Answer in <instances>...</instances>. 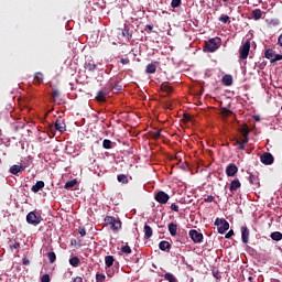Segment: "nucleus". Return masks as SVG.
<instances>
[{
    "label": "nucleus",
    "mask_w": 282,
    "mask_h": 282,
    "mask_svg": "<svg viewBox=\"0 0 282 282\" xmlns=\"http://www.w3.org/2000/svg\"><path fill=\"white\" fill-rule=\"evenodd\" d=\"M109 88L112 89V91H122V85L109 83Z\"/></svg>",
    "instance_id": "obj_31"
},
{
    "label": "nucleus",
    "mask_w": 282,
    "mask_h": 282,
    "mask_svg": "<svg viewBox=\"0 0 282 282\" xmlns=\"http://www.w3.org/2000/svg\"><path fill=\"white\" fill-rule=\"evenodd\" d=\"M120 63L121 65H129V58H121Z\"/></svg>",
    "instance_id": "obj_56"
},
{
    "label": "nucleus",
    "mask_w": 282,
    "mask_h": 282,
    "mask_svg": "<svg viewBox=\"0 0 282 282\" xmlns=\"http://www.w3.org/2000/svg\"><path fill=\"white\" fill-rule=\"evenodd\" d=\"M223 1H224V3L228 2V0H223Z\"/></svg>",
    "instance_id": "obj_63"
},
{
    "label": "nucleus",
    "mask_w": 282,
    "mask_h": 282,
    "mask_svg": "<svg viewBox=\"0 0 282 282\" xmlns=\"http://www.w3.org/2000/svg\"><path fill=\"white\" fill-rule=\"evenodd\" d=\"M166 109H173V107L171 106V104H166Z\"/></svg>",
    "instance_id": "obj_62"
},
{
    "label": "nucleus",
    "mask_w": 282,
    "mask_h": 282,
    "mask_svg": "<svg viewBox=\"0 0 282 282\" xmlns=\"http://www.w3.org/2000/svg\"><path fill=\"white\" fill-rule=\"evenodd\" d=\"M69 263L73 268H78V265H80V259L78 257H73L69 259Z\"/></svg>",
    "instance_id": "obj_28"
},
{
    "label": "nucleus",
    "mask_w": 282,
    "mask_h": 282,
    "mask_svg": "<svg viewBox=\"0 0 282 282\" xmlns=\"http://www.w3.org/2000/svg\"><path fill=\"white\" fill-rule=\"evenodd\" d=\"M204 47L206 52H209V53L217 52V50L221 47V37H212L205 41Z\"/></svg>",
    "instance_id": "obj_1"
},
{
    "label": "nucleus",
    "mask_w": 282,
    "mask_h": 282,
    "mask_svg": "<svg viewBox=\"0 0 282 282\" xmlns=\"http://www.w3.org/2000/svg\"><path fill=\"white\" fill-rule=\"evenodd\" d=\"M170 208L174 213H180V206H177V204H175V203H172Z\"/></svg>",
    "instance_id": "obj_49"
},
{
    "label": "nucleus",
    "mask_w": 282,
    "mask_h": 282,
    "mask_svg": "<svg viewBox=\"0 0 282 282\" xmlns=\"http://www.w3.org/2000/svg\"><path fill=\"white\" fill-rule=\"evenodd\" d=\"M239 188H241V182L239 178L232 180L229 185V191L231 193L229 197H232V195H235Z\"/></svg>",
    "instance_id": "obj_10"
},
{
    "label": "nucleus",
    "mask_w": 282,
    "mask_h": 282,
    "mask_svg": "<svg viewBox=\"0 0 282 282\" xmlns=\"http://www.w3.org/2000/svg\"><path fill=\"white\" fill-rule=\"evenodd\" d=\"M223 118H230V116H232V110L228 109V108H221L220 111Z\"/></svg>",
    "instance_id": "obj_29"
},
{
    "label": "nucleus",
    "mask_w": 282,
    "mask_h": 282,
    "mask_svg": "<svg viewBox=\"0 0 282 282\" xmlns=\"http://www.w3.org/2000/svg\"><path fill=\"white\" fill-rule=\"evenodd\" d=\"M77 232L80 235V237H85L87 235V229H85V227H79Z\"/></svg>",
    "instance_id": "obj_46"
},
{
    "label": "nucleus",
    "mask_w": 282,
    "mask_h": 282,
    "mask_svg": "<svg viewBox=\"0 0 282 282\" xmlns=\"http://www.w3.org/2000/svg\"><path fill=\"white\" fill-rule=\"evenodd\" d=\"M239 54V58H241V61H246V58H248V55L250 54V41H247L240 46Z\"/></svg>",
    "instance_id": "obj_6"
},
{
    "label": "nucleus",
    "mask_w": 282,
    "mask_h": 282,
    "mask_svg": "<svg viewBox=\"0 0 282 282\" xmlns=\"http://www.w3.org/2000/svg\"><path fill=\"white\" fill-rule=\"evenodd\" d=\"M241 239L242 243H248V241H250V229L246 226L241 227Z\"/></svg>",
    "instance_id": "obj_11"
},
{
    "label": "nucleus",
    "mask_w": 282,
    "mask_h": 282,
    "mask_svg": "<svg viewBox=\"0 0 282 282\" xmlns=\"http://www.w3.org/2000/svg\"><path fill=\"white\" fill-rule=\"evenodd\" d=\"M260 161H261L262 164H264L265 166H270V164H274V155H272V153H270V152H264V153L260 156Z\"/></svg>",
    "instance_id": "obj_7"
},
{
    "label": "nucleus",
    "mask_w": 282,
    "mask_h": 282,
    "mask_svg": "<svg viewBox=\"0 0 282 282\" xmlns=\"http://www.w3.org/2000/svg\"><path fill=\"white\" fill-rule=\"evenodd\" d=\"M118 182H120V184H129V178H127V175L124 174H119L117 176Z\"/></svg>",
    "instance_id": "obj_32"
},
{
    "label": "nucleus",
    "mask_w": 282,
    "mask_h": 282,
    "mask_svg": "<svg viewBox=\"0 0 282 282\" xmlns=\"http://www.w3.org/2000/svg\"><path fill=\"white\" fill-rule=\"evenodd\" d=\"M84 67L88 72H96L97 65L96 62H94V59H88L85 62Z\"/></svg>",
    "instance_id": "obj_14"
},
{
    "label": "nucleus",
    "mask_w": 282,
    "mask_h": 282,
    "mask_svg": "<svg viewBox=\"0 0 282 282\" xmlns=\"http://www.w3.org/2000/svg\"><path fill=\"white\" fill-rule=\"evenodd\" d=\"M106 224H109L111 226V230H120L122 228V221L120 219H117L116 217L112 216H107L105 218Z\"/></svg>",
    "instance_id": "obj_3"
},
{
    "label": "nucleus",
    "mask_w": 282,
    "mask_h": 282,
    "mask_svg": "<svg viewBox=\"0 0 282 282\" xmlns=\"http://www.w3.org/2000/svg\"><path fill=\"white\" fill-rule=\"evenodd\" d=\"M122 36L128 39V41H131L133 39V31H131L129 26H124L122 30Z\"/></svg>",
    "instance_id": "obj_18"
},
{
    "label": "nucleus",
    "mask_w": 282,
    "mask_h": 282,
    "mask_svg": "<svg viewBox=\"0 0 282 282\" xmlns=\"http://www.w3.org/2000/svg\"><path fill=\"white\" fill-rule=\"evenodd\" d=\"M184 120H185V122H188L189 120H191V116H184Z\"/></svg>",
    "instance_id": "obj_61"
},
{
    "label": "nucleus",
    "mask_w": 282,
    "mask_h": 282,
    "mask_svg": "<svg viewBox=\"0 0 282 282\" xmlns=\"http://www.w3.org/2000/svg\"><path fill=\"white\" fill-rule=\"evenodd\" d=\"M167 230L172 237H176L177 236V224L170 223L167 226Z\"/></svg>",
    "instance_id": "obj_17"
},
{
    "label": "nucleus",
    "mask_w": 282,
    "mask_h": 282,
    "mask_svg": "<svg viewBox=\"0 0 282 282\" xmlns=\"http://www.w3.org/2000/svg\"><path fill=\"white\" fill-rule=\"evenodd\" d=\"M9 248H10L11 250H19V248H21V242H18V241H10Z\"/></svg>",
    "instance_id": "obj_35"
},
{
    "label": "nucleus",
    "mask_w": 282,
    "mask_h": 282,
    "mask_svg": "<svg viewBox=\"0 0 282 282\" xmlns=\"http://www.w3.org/2000/svg\"><path fill=\"white\" fill-rule=\"evenodd\" d=\"M160 135H162V133L160 131H156V132H154L153 138L155 140H158V138H160Z\"/></svg>",
    "instance_id": "obj_58"
},
{
    "label": "nucleus",
    "mask_w": 282,
    "mask_h": 282,
    "mask_svg": "<svg viewBox=\"0 0 282 282\" xmlns=\"http://www.w3.org/2000/svg\"><path fill=\"white\" fill-rule=\"evenodd\" d=\"M180 6H182V0H172L171 1L172 8H180Z\"/></svg>",
    "instance_id": "obj_44"
},
{
    "label": "nucleus",
    "mask_w": 282,
    "mask_h": 282,
    "mask_svg": "<svg viewBox=\"0 0 282 282\" xmlns=\"http://www.w3.org/2000/svg\"><path fill=\"white\" fill-rule=\"evenodd\" d=\"M240 133L242 134V137L245 135H250V128L248 126H243L239 129Z\"/></svg>",
    "instance_id": "obj_37"
},
{
    "label": "nucleus",
    "mask_w": 282,
    "mask_h": 282,
    "mask_svg": "<svg viewBox=\"0 0 282 282\" xmlns=\"http://www.w3.org/2000/svg\"><path fill=\"white\" fill-rule=\"evenodd\" d=\"M76 184H78V181H76V178H74L72 181L66 182L64 185V188L69 191V188H74V186H76Z\"/></svg>",
    "instance_id": "obj_27"
},
{
    "label": "nucleus",
    "mask_w": 282,
    "mask_h": 282,
    "mask_svg": "<svg viewBox=\"0 0 282 282\" xmlns=\"http://www.w3.org/2000/svg\"><path fill=\"white\" fill-rule=\"evenodd\" d=\"M271 239L273 241H281L282 234L280 231H273V232H271Z\"/></svg>",
    "instance_id": "obj_30"
},
{
    "label": "nucleus",
    "mask_w": 282,
    "mask_h": 282,
    "mask_svg": "<svg viewBox=\"0 0 282 282\" xmlns=\"http://www.w3.org/2000/svg\"><path fill=\"white\" fill-rule=\"evenodd\" d=\"M218 21H220V23H230V17L221 15L218 18Z\"/></svg>",
    "instance_id": "obj_41"
},
{
    "label": "nucleus",
    "mask_w": 282,
    "mask_h": 282,
    "mask_svg": "<svg viewBox=\"0 0 282 282\" xmlns=\"http://www.w3.org/2000/svg\"><path fill=\"white\" fill-rule=\"evenodd\" d=\"M121 252H123V254H131V252H132L131 247H129V245L122 246Z\"/></svg>",
    "instance_id": "obj_40"
},
{
    "label": "nucleus",
    "mask_w": 282,
    "mask_h": 282,
    "mask_svg": "<svg viewBox=\"0 0 282 282\" xmlns=\"http://www.w3.org/2000/svg\"><path fill=\"white\" fill-rule=\"evenodd\" d=\"M154 199L155 202H158V204H169V199H171V196L169 194H166V192L164 191H160L154 195Z\"/></svg>",
    "instance_id": "obj_4"
},
{
    "label": "nucleus",
    "mask_w": 282,
    "mask_h": 282,
    "mask_svg": "<svg viewBox=\"0 0 282 282\" xmlns=\"http://www.w3.org/2000/svg\"><path fill=\"white\" fill-rule=\"evenodd\" d=\"M43 78H45L43 73H41V72L35 73L34 74V84L41 85V83H43Z\"/></svg>",
    "instance_id": "obj_23"
},
{
    "label": "nucleus",
    "mask_w": 282,
    "mask_h": 282,
    "mask_svg": "<svg viewBox=\"0 0 282 282\" xmlns=\"http://www.w3.org/2000/svg\"><path fill=\"white\" fill-rule=\"evenodd\" d=\"M214 225L218 227L219 235H224L230 228V224L224 218H216Z\"/></svg>",
    "instance_id": "obj_2"
},
{
    "label": "nucleus",
    "mask_w": 282,
    "mask_h": 282,
    "mask_svg": "<svg viewBox=\"0 0 282 282\" xmlns=\"http://www.w3.org/2000/svg\"><path fill=\"white\" fill-rule=\"evenodd\" d=\"M163 276H164L165 281L177 282V278H175V275H173V273H165Z\"/></svg>",
    "instance_id": "obj_34"
},
{
    "label": "nucleus",
    "mask_w": 282,
    "mask_h": 282,
    "mask_svg": "<svg viewBox=\"0 0 282 282\" xmlns=\"http://www.w3.org/2000/svg\"><path fill=\"white\" fill-rule=\"evenodd\" d=\"M214 276H217V273H214Z\"/></svg>",
    "instance_id": "obj_64"
},
{
    "label": "nucleus",
    "mask_w": 282,
    "mask_h": 282,
    "mask_svg": "<svg viewBox=\"0 0 282 282\" xmlns=\"http://www.w3.org/2000/svg\"><path fill=\"white\" fill-rule=\"evenodd\" d=\"M249 182L252 184V186H259V177L254 176L253 174H250Z\"/></svg>",
    "instance_id": "obj_33"
},
{
    "label": "nucleus",
    "mask_w": 282,
    "mask_h": 282,
    "mask_svg": "<svg viewBox=\"0 0 282 282\" xmlns=\"http://www.w3.org/2000/svg\"><path fill=\"white\" fill-rule=\"evenodd\" d=\"M250 142V138L248 135L242 137V140L240 141V144H248Z\"/></svg>",
    "instance_id": "obj_50"
},
{
    "label": "nucleus",
    "mask_w": 282,
    "mask_h": 282,
    "mask_svg": "<svg viewBox=\"0 0 282 282\" xmlns=\"http://www.w3.org/2000/svg\"><path fill=\"white\" fill-rule=\"evenodd\" d=\"M22 263L23 265H30V259L23 258Z\"/></svg>",
    "instance_id": "obj_57"
},
{
    "label": "nucleus",
    "mask_w": 282,
    "mask_h": 282,
    "mask_svg": "<svg viewBox=\"0 0 282 282\" xmlns=\"http://www.w3.org/2000/svg\"><path fill=\"white\" fill-rule=\"evenodd\" d=\"M23 171H25V166L12 165L9 173H11V175H19V173H23Z\"/></svg>",
    "instance_id": "obj_13"
},
{
    "label": "nucleus",
    "mask_w": 282,
    "mask_h": 282,
    "mask_svg": "<svg viewBox=\"0 0 282 282\" xmlns=\"http://www.w3.org/2000/svg\"><path fill=\"white\" fill-rule=\"evenodd\" d=\"M189 237L194 243H202L204 241V235L195 229L189 230Z\"/></svg>",
    "instance_id": "obj_9"
},
{
    "label": "nucleus",
    "mask_w": 282,
    "mask_h": 282,
    "mask_svg": "<svg viewBox=\"0 0 282 282\" xmlns=\"http://www.w3.org/2000/svg\"><path fill=\"white\" fill-rule=\"evenodd\" d=\"M279 61H282V55L281 54H275V55H273V59H271V63H276Z\"/></svg>",
    "instance_id": "obj_47"
},
{
    "label": "nucleus",
    "mask_w": 282,
    "mask_h": 282,
    "mask_svg": "<svg viewBox=\"0 0 282 282\" xmlns=\"http://www.w3.org/2000/svg\"><path fill=\"white\" fill-rule=\"evenodd\" d=\"M251 17L254 19V21H259V19L263 17V12H261V9H256L251 12Z\"/></svg>",
    "instance_id": "obj_24"
},
{
    "label": "nucleus",
    "mask_w": 282,
    "mask_h": 282,
    "mask_svg": "<svg viewBox=\"0 0 282 282\" xmlns=\"http://www.w3.org/2000/svg\"><path fill=\"white\" fill-rule=\"evenodd\" d=\"M73 282H83V279L80 276H76Z\"/></svg>",
    "instance_id": "obj_60"
},
{
    "label": "nucleus",
    "mask_w": 282,
    "mask_h": 282,
    "mask_svg": "<svg viewBox=\"0 0 282 282\" xmlns=\"http://www.w3.org/2000/svg\"><path fill=\"white\" fill-rule=\"evenodd\" d=\"M67 126L65 124V121L57 119L55 121V129L56 131H59V133H63L64 131H66Z\"/></svg>",
    "instance_id": "obj_15"
},
{
    "label": "nucleus",
    "mask_w": 282,
    "mask_h": 282,
    "mask_svg": "<svg viewBox=\"0 0 282 282\" xmlns=\"http://www.w3.org/2000/svg\"><path fill=\"white\" fill-rule=\"evenodd\" d=\"M232 142H234V147H239V143L241 142V140L234 138Z\"/></svg>",
    "instance_id": "obj_54"
},
{
    "label": "nucleus",
    "mask_w": 282,
    "mask_h": 282,
    "mask_svg": "<svg viewBox=\"0 0 282 282\" xmlns=\"http://www.w3.org/2000/svg\"><path fill=\"white\" fill-rule=\"evenodd\" d=\"M159 248L163 251V252H166V250H171V243L166 240H162L160 243H159Z\"/></svg>",
    "instance_id": "obj_22"
},
{
    "label": "nucleus",
    "mask_w": 282,
    "mask_h": 282,
    "mask_svg": "<svg viewBox=\"0 0 282 282\" xmlns=\"http://www.w3.org/2000/svg\"><path fill=\"white\" fill-rule=\"evenodd\" d=\"M52 96H53L54 102H56V98H58V96H61V91H58V89H53Z\"/></svg>",
    "instance_id": "obj_45"
},
{
    "label": "nucleus",
    "mask_w": 282,
    "mask_h": 282,
    "mask_svg": "<svg viewBox=\"0 0 282 282\" xmlns=\"http://www.w3.org/2000/svg\"><path fill=\"white\" fill-rule=\"evenodd\" d=\"M158 65H160V62H154V63L148 64L145 67V73L147 74H155V72H158Z\"/></svg>",
    "instance_id": "obj_12"
},
{
    "label": "nucleus",
    "mask_w": 282,
    "mask_h": 282,
    "mask_svg": "<svg viewBox=\"0 0 282 282\" xmlns=\"http://www.w3.org/2000/svg\"><path fill=\"white\" fill-rule=\"evenodd\" d=\"M204 202H205L206 204H210V203L215 202V196L209 195V196H207L206 198H204Z\"/></svg>",
    "instance_id": "obj_48"
},
{
    "label": "nucleus",
    "mask_w": 282,
    "mask_h": 282,
    "mask_svg": "<svg viewBox=\"0 0 282 282\" xmlns=\"http://www.w3.org/2000/svg\"><path fill=\"white\" fill-rule=\"evenodd\" d=\"M102 147H104V149H107V150L113 148V145H112V143H111V140H109V139H105V140L102 141Z\"/></svg>",
    "instance_id": "obj_39"
},
{
    "label": "nucleus",
    "mask_w": 282,
    "mask_h": 282,
    "mask_svg": "<svg viewBox=\"0 0 282 282\" xmlns=\"http://www.w3.org/2000/svg\"><path fill=\"white\" fill-rule=\"evenodd\" d=\"M238 150L239 151H246V145L243 143H238Z\"/></svg>",
    "instance_id": "obj_55"
},
{
    "label": "nucleus",
    "mask_w": 282,
    "mask_h": 282,
    "mask_svg": "<svg viewBox=\"0 0 282 282\" xmlns=\"http://www.w3.org/2000/svg\"><path fill=\"white\" fill-rule=\"evenodd\" d=\"M223 85L225 87H231L232 85V75H224L221 79Z\"/></svg>",
    "instance_id": "obj_19"
},
{
    "label": "nucleus",
    "mask_w": 282,
    "mask_h": 282,
    "mask_svg": "<svg viewBox=\"0 0 282 282\" xmlns=\"http://www.w3.org/2000/svg\"><path fill=\"white\" fill-rule=\"evenodd\" d=\"M97 102H106L107 101V94L102 90H99L96 96Z\"/></svg>",
    "instance_id": "obj_21"
},
{
    "label": "nucleus",
    "mask_w": 282,
    "mask_h": 282,
    "mask_svg": "<svg viewBox=\"0 0 282 282\" xmlns=\"http://www.w3.org/2000/svg\"><path fill=\"white\" fill-rule=\"evenodd\" d=\"M41 282H50V274L42 275Z\"/></svg>",
    "instance_id": "obj_53"
},
{
    "label": "nucleus",
    "mask_w": 282,
    "mask_h": 282,
    "mask_svg": "<svg viewBox=\"0 0 282 282\" xmlns=\"http://www.w3.org/2000/svg\"><path fill=\"white\" fill-rule=\"evenodd\" d=\"M26 224H30L31 226H39V224H41V216L36 215L35 212H30L26 215Z\"/></svg>",
    "instance_id": "obj_5"
},
{
    "label": "nucleus",
    "mask_w": 282,
    "mask_h": 282,
    "mask_svg": "<svg viewBox=\"0 0 282 282\" xmlns=\"http://www.w3.org/2000/svg\"><path fill=\"white\" fill-rule=\"evenodd\" d=\"M161 89L162 91H165V94H171V91H173V87H171L169 84H162Z\"/></svg>",
    "instance_id": "obj_36"
},
{
    "label": "nucleus",
    "mask_w": 282,
    "mask_h": 282,
    "mask_svg": "<svg viewBox=\"0 0 282 282\" xmlns=\"http://www.w3.org/2000/svg\"><path fill=\"white\" fill-rule=\"evenodd\" d=\"M235 235V231L232 229H230L226 235H225V239H230V237H232Z\"/></svg>",
    "instance_id": "obj_52"
},
{
    "label": "nucleus",
    "mask_w": 282,
    "mask_h": 282,
    "mask_svg": "<svg viewBox=\"0 0 282 282\" xmlns=\"http://www.w3.org/2000/svg\"><path fill=\"white\" fill-rule=\"evenodd\" d=\"M47 259H48L50 263H56V253L54 251L48 252Z\"/></svg>",
    "instance_id": "obj_38"
},
{
    "label": "nucleus",
    "mask_w": 282,
    "mask_h": 282,
    "mask_svg": "<svg viewBox=\"0 0 282 282\" xmlns=\"http://www.w3.org/2000/svg\"><path fill=\"white\" fill-rule=\"evenodd\" d=\"M144 239H151L153 237V229L149 225H144Z\"/></svg>",
    "instance_id": "obj_20"
},
{
    "label": "nucleus",
    "mask_w": 282,
    "mask_h": 282,
    "mask_svg": "<svg viewBox=\"0 0 282 282\" xmlns=\"http://www.w3.org/2000/svg\"><path fill=\"white\" fill-rule=\"evenodd\" d=\"M278 45H280V47H282V33L278 37Z\"/></svg>",
    "instance_id": "obj_59"
},
{
    "label": "nucleus",
    "mask_w": 282,
    "mask_h": 282,
    "mask_svg": "<svg viewBox=\"0 0 282 282\" xmlns=\"http://www.w3.org/2000/svg\"><path fill=\"white\" fill-rule=\"evenodd\" d=\"M280 23L279 19H272L269 21L270 28H276Z\"/></svg>",
    "instance_id": "obj_42"
},
{
    "label": "nucleus",
    "mask_w": 282,
    "mask_h": 282,
    "mask_svg": "<svg viewBox=\"0 0 282 282\" xmlns=\"http://www.w3.org/2000/svg\"><path fill=\"white\" fill-rule=\"evenodd\" d=\"M145 32H148V34H151L153 32V25L152 24H147L145 25Z\"/></svg>",
    "instance_id": "obj_51"
},
{
    "label": "nucleus",
    "mask_w": 282,
    "mask_h": 282,
    "mask_svg": "<svg viewBox=\"0 0 282 282\" xmlns=\"http://www.w3.org/2000/svg\"><path fill=\"white\" fill-rule=\"evenodd\" d=\"M105 279H107V276H105V274H102V273L96 274V282H105Z\"/></svg>",
    "instance_id": "obj_43"
},
{
    "label": "nucleus",
    "mask_w": 282,
    "mask_h": 282,
    "mask_svg": "<svg viewBox=\"0 0 282 282\" xmlns=\"http://www.w3.org/2000/svg\"><path fill=\"white\" fill-rule=\"evenodd\" d=\"M225 173L227 177H235L239 173V167L235 163H230L226 166Z\"/></svg>",
    "instance_id": "obj_8"
},
{
    "label": "nucleus",
    "mask_w": 282,
    "mask_h": 282,
    "mask_svg": "<svg viewBox=\"0 0 282 282\" xmlns=\"http://www.w3.org/2000/svg\"><path fill=\"white\" fill-rule=\"evenodd\" d=\"M274 50L272 48H268L265 52H264V58H268V61H271L274 58Z\"/></svg>",
    "instance_id": "obj_26"
},
{
    "label": "nucleus",
    "mask_w": 282,
    "mask_h": 282,
    "mask_svg": "<svg viewBox=\"0 0 282 282\" xmlns=\"http://www.w3.org/2000/svg\"><path fill=\"white\" fill-rule=\"evenodd\" d=\"M45 188V182L43 181H37L32 187L31 191L33 193H39V191H43Z\"/></svg>",
    "instance_id": "obj_16"
},
{
    "label": "nucleus",
    "mask_w": 282,
    "mask_h": 282,
    "mask_svg": "<svg viewBox=\"0 0 282 282\" xmlns=\"http://www.w3.org/2000/svg\"><path fill=\"white\" fill-rule=\"evenodd\" d=\"M113 261H116V259L113 258V256H106V257H105V264H106V268H111V265H113Z\"/></svg>",
    "instance_id": "obj_25"
}]
</instances>
